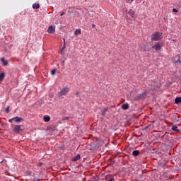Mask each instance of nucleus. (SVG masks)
Returning a JSON list of instances; mask_svg holds the SVG:
<instances>
[{
    "label": "nucleus",
    "instance_id": "1",
    "mask_svg": "<svg viewBox=\"0 0 181 181\" xmlns=\"http://www.w3.org/2000/svg\"><path fill=\"white\" fill-rule=\"evenodd\" d=\"M161 35L160 33L156 32L151 35V40L153 42H158V40H160L162 37H160Z\"/></svg>",
    "mask_w": 181,
    "mask_h": 181
},
{
    "label": "nucleus",
    "instance_id": "2",
    "mask_svg": "<svg viewBox=\"0 0 181 181\" xmlns=\"http://www.w3.org/2000/svg\"><path fill=\"white\" fill-rule=\"evenodd\" d=\"M23 127V125H15L13 131L15 134H21V132L23 131V129H22Z\"/></svg>",
    "mask_w": 181,
    "mask_h": 181
},
{
    "label": "nucleus",
    "instance_id": "3",
    "mask_svg": "<svg viewBox=\"0 0 181 181\" xmlns=\"http://www.w3.org/2000/svg\"><path fill=\"white\" fill-rule=\"evenodd\" d=\"M13 121L15 122H22V121H23V119L21 117H13L11 119H8V122H10V123L13 122Z\"/></svg>",
    "mask_w": 181,
    "mask_h": 181
},
{
    "label": "nucleus",
    "instance_id": "4",
    "mask_svg": "<svg viewBox=\"0 0 181 181\" xmlns=\"http://www.w3.org/2000/svg\"><path fill=\"white\" fill-rule=\"evenodd\" d=\"M69 91V89L68 87H65L61 90V91L59 93V97H63V95H66V94L68 93Z\"/></svg>",
    "mask_w": 181,
    "mask_h": 181
},
{
    "label": "nucleus",
    "instance_id": "5",
    "mask_svg": "<svg viewBox=\"0 0 181 181\" xmlns=\"http://www.w3.org/2000/svg\"><path fill=\"white\" fill-rule=\"evenodd\" d=\"M161 47H162V43H159V42L156 44L154 46H153V49H155L156 52H158V50H160Z\"/></svg>",
    "mask_w": 181,
    "mask_h": 181
},
{
    "label": "nucleus",
    "instance_id": "6",
    "mask_svg": "<svg viewBox=\"0 0 181 181\" xmlns=\"http://www.w3.org/2000/svg\"><path fill=\"white\" fill-rule=\"evenodd\" d=\"M47 32L49 33H54V32H56V28H54V26H53V25H50L48 28Z\"/></svg>",
    "mask_w": 181,
    "mask_h": 181
},
{
    "label": "nucleus",
    "instance_id": "7",
    "mask_svg": "<svg viewBox=\"0 0 181 181\" xmlns=\"http://www.w3.org/2000/svg\"><path fill=\"white\" fill-rule=\"evenodd\" d=\"M172 131H173V132H177V133L180 132V130L177 129V126L176 125H173L172 127Z\"/></svg>",
    "mask_w": 181,
    "mask_h": 181
},
{
    "label": "nucleus",
    "instance_id": "8",
    "mask_svg": "<svg viewBox=\"0 0 181 181\" xmlns=\"http://www.w3.org/2000/svg\"><path fill=\"white\" fill-rule=\"evenodd\" d=\"M128 13L129 15H130V16L132 18H134L135 16V11L132 9H130L129 11H128Z\"/></svg>",
    "mask_w": 181,
    "mask_h": 181
},
{
    "label": "nucleus",
    "instance_id": "9",
    "mask_svg": "<svg viewBox=\"0 0 181 181\" xmlns=\"http://www.w3.org/2000/svg\"><path fill=\"white\" fill-rule=\"evenodd\" d=\"M80 158H81V156H80V154H78L76 156L72 158V160L73 162H77V160H79Z\"/></svg>",
    "mask_w": 181,
    "mask_h": 181
},
{
    "label": "nucleus",
    "instance_id": "10",
    "mask_svg": "<svg viewBox=\"0 0 181 181\" xmlns=\"http://www.w3.org/2000/svg\"><path fill=\"white\" fill-rule=\"evenodd\" d=\"M122 110H128L129 108V105L128 103L122 105Z\"/></svg>",
    "mask_w": 181,
    "mask_h": 181
},
{
    "label": "nucleus",
    "instance_id": "11",
    "mask_svg": "<svg viewBox=\"0 0 181 181\" xmlns=\"http://www.w3.org/2000/svg\"><path fill=\"white\" fill-rule=\"evenodd\" d=\"M74 35L77 36V35H81V29H76L74 32Z\"/></svg>",
    "mask_w": 181,
    "mask_h": 181
},
{
    "label": "nucleus",
    "instance_id": "12",
    "mask_svg": "<svg viewBox=\"0 0 181 181\" xmlns=\"http://www.w3.org/2000/svg\"><path fill=\"white\" fill-rule=\"evenodd\" d=\"M1 62L3 63L4 66H8V61L5 60V58H1Z\"/></svg>",
    "mask_w": 181,
    "mask_h": 181
},
{
    "label": "nucleus",
    "instance_id": "13",
    "mask_svg": "<svg viewBox=\"0 0 181 181\" xmlns=\"http://www.w3.org/2000/svg\"><path fill=\"white\" fill-rule=\"evenodd\" d=\"M33 9H39V8H40V5L39 4H34L33 5Z\"/></svg>",
    "mask_w": 181,
    "mask_h": 181
},
{
    "label": "nucleus",
    "instance_id": "14",
    "mask_svg": "<svg viewBox=\"0 0 181 181\" xmlns=\"http://www.w3.org/2000/svg\"><path fill=\"white\" fill-rule=\"evenodd\" d=\"M43 119H44L45 122H49V121H50V117L44 116Z\"/></svg>",
    "mask_w": 181,
    "mask_h": 181
},
{
    "label": "nucleus",
    "instance_id": "15",
    "mask_svg": "<svg viewBox=\"0 0 181 181\" xmlns=\"http://www.w3.org/2000/svg\"><path fill=\"white\" fill-rule=\"evenodd\" d=\"M133 156H138L139 155V151L135 150L132 152Z\"/></svg>",
    "mask_w": 181,
    "mask_h": 181
},
{
    "label": "nucleus",
    "instance_id": "16",
    "mask_svg": "<svg viewBox=\"0 0 181 181\" xmlns=\"http://www.w3.org/2000/svg\"><path fill=\"white\" fill-rule=\"evenodd\" d=\"M175 104H179V103H181V98L180 97H177L175 99Z\"/></svg>",
    "mask_w": 181,
    "mask_h": 181
},
{
    "label": "nucleus",
    "instance_id": "17",
    "mask_svg": "<svg viewBox=\"0 0 181 181\" xmlns=\"http://www.w3.org/2000/svg\"><path fill=\"white\" fill-rule=\"evenodd\" d=\"M107 111H108V107H105V109H103V110L102 111L103 117H105V114H106Z\"/></svg>",
    "mask_w": 181,
    "mask_h": 181
},
{
    "label": "nucleus",
    "instance_id": "18",
    "mask_svg": "<svg viewBox=\"0 0 181 181\" xmlns=\"http://www.w3.org/2000/svg\"><path fill=\"white\" fill-rule=\"evenodd\" d=\"M4 78H5V74L4 72H1L0 74V81H2V80H4Z\"/></svg>",
    "mask_w": 181,
    "mask_h": 181
},
{
    "label": "nucleus",
    "instance_id": "19",
    "mask_svg": "<svg viewBox=\"0 0 181 181\" xmlns=\"http://www.w3.org/2000/svg\"><path fill=\"white\" fill-rule=\"evenodd\" d=\"M51 74H52V76H54L56 74V69H52L51 71Z\"/></svg>",
    "mask_w": 181,
    "mask_h": 181
},
{
    "label": "nucleus",
    "instance_id": "20",
    "mask_svg": "<svg viewBox=\"0 0 181 181\" xmlns=\"http://www.w3.org/2000/svg\"><path fill=\"white\" fill-rule=\"evenodd\" d=\"M69 119H70V118H69V117L66 116V117H64L62 118V121H66V120Z\"/></svg>",
    "mask_w": 181,
    "mask_h": 181
},
{
    "label": "nucleus",
    "instance_id": "21",
    "mask_svg": "<svg viewBox=\"0 0 181 181\" xmlns=\"http://www.w3.org/2000/svg\"><path fill=\"white\" fill-rule=\"evenodd\" d=\"M6 114H9V106H8V107L6 108Z\"/></svg>",
    "mask_w": 181,
    "mask_h": 181
},
{
    "label": "nucleus",
    "instance_id": "22",
    "mask_svg": "<svg viewBox=\"0 0 181 181\" xmlns=\"http://www.w3.org/2000/svg\"><path fill=\"white\" fill-rule=\"evenodd\" d=\"M127 2H128V4H132V2H134V0H127Z\"/></svg>",
    "mask_w": 181,
    "mask_h": 181
},
{
    "label": "nucleus",
    "instance_id": "23",
    "mask_svg": "<svg viewBox=\"0 0 181 181\" xmlns=\"http://www.w3.org/2000/svg\"><path fill=\"white\" fill-rule=\"evenodd\" d=\"M107 181H115V179H114V177H111L109 180H107Z\"/></svg>",
    "mask_w": 181,
    "mask_h": 181
},
{
    "label": "nucleus",
    "instance_id": "24",
    "mask_svg": "<svg viewBox=\"0 0 181 181\" xmlns=\"http://www.w3.org/2000/svg\"><path fill=\"white\" fill-rule=\"evenodd\" d=\"M175 63H181V59L179 58L177 61H175Z\"/></svg>",
    "mask_w": 181,
    "mask_h": 181
},
{
    "label": "nucleus",
    "instance_id": "25",
    "mask_svg": "<svg viewBox=\"0 0 181 181\" xmlns=\"http://www.w3.org/2000/svg\"><path fill=\"white\" fill-rule=\"evenodd\" d=\"M173 12L177 13V12H178V11H177V9H176V8H173Z\"/></svg>",
    "mask_w": 181,
    "mask_h": 181
},
{
    "label": "nucleus",
    "instance_id": "26",
    "mask_svg": "<svg viewBox=\"0 0 181 181\" xmlns=\"http://www.w3.org/2000/svg\"><path fill=\"white\" fill-rule=\"evenodd\" d=\"M63 49H64V46L63 47L62 49L60 51L61 54H63Z\"/></svg>",
    "mask_w": 181,
    "mask_h": 181
},
{
    "label": "nucleus",
    "instance_id": "27",
    "mask_svg": "<svg viewBox=\"0 0 181 181\" xmlns=\"http://www.w3.org/2000/svg\"><path fill=\"white\" fill-rule=\"evenodd\" d=\"M63 15H64V12L60 14V16H63Z\"/></svg>",
    "mask_w": 181,
    "mask_h": 181
},
{
    "label": "nucleus",
    "instance_id": "28",
    "mask_svg": "<svg viewBox=\"0 0 181 181\" xmlns=\"http://www.w3.org/2000/svg\"><path fill=\"white\" fill-rule=\"evenodd\" d=\"M92 27H93V28H95V25L93 24V25H92Z\"/></svg>",
    "mask_w": 181,
    "mask_h": 181
},
{
    "label": "nucleus",
    "instance_id": "29",
    "mask_svg": "<svg viewBox=\"0 0 181 181\" xmlns=\"http://www.w3.org/2000/svg\"><path fill=\"white\" fill-rule=\"evenodd\" d=\"M76 95H78V92L76 93Z\"/></svg>",
    "mask_w": 181,
    "mask_h": 181
}]
</instances>
